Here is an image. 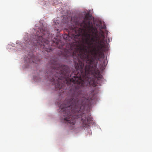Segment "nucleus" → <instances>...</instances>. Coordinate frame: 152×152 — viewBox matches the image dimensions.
I'll use <instances>...</instances> for the list:
<instances>
[{
  "label": "nucleus",
  "instance_id": "nucleus-1",
  "mask_svg": "<svg viewBox=\"0 0 152 152\" xmlns=\"http://www.w3.org/2000/svg\"><path fill=\"white\" fill-rule=\"evenodd\" d=\"M91 17L87 14L77 26L72 27L70 31L66 29L68 34L64 36L67 42L65 45L60 46L61 41L57 38L53 40L60 49L59 56L65 59L73 58L76 70L69 75L68 66L52 60L48 65L50 69L47 72V78L60 92L70 88V99H87L83 96V87L88 85L95 86L97 80L102 78L97 64L98 61L104 59L103 48L110 39H105L103 31H98L93 26L90 20Z\"/></svg>",
  "mask_w": 152,
  "mask_h": 152
},
{
  "label": "nucleus",
  "instance_id": "nucleus-2",
  "mask_svg": "<svg viewBox=\"0 0 152 152\" xmlns=\"http://www.w3.org/2000/svg\"><path fill=\"white\" fill-rule=\"evenodd\" d=\"M49 34V32L46 31L45 29H38L36 33V35H33L35 38L32 37L29 40H26L25 37L24 39L26 42L25 43L27 45H31L36 46L40 49H44L47 52H50L52 51L50 45L49 41L45 39V36H48Z\"/></svg>",
  "mask_w": 152,
  "mask_h": 152
},
{
  "label": "nucleus",
  "instance_id": "nucleus-3",
  "mask_svg": "<svg viewBox=\"0 0 152 152\" xmlns=\"http://www.w3.org/2000/svg\"><path fill=\"white\" fill-rule=\"evenodd\" d=\"M27 58H24L25 60L27 63H34L36 64L39 61V59L37 56H34L31 53L29 54Z\"/></svg>",
  "mask_w": 152,
  "mask_h": 152
},
{
  "label": "nucleus",
  "instance_id": "nucleus-4",
  "mask_svg": "<svg viewBox=\"0 0 152 152\" xmlns=\"http://www.w3.org/2000/svg\"><path fill=\"white\" fill-rule=\"evenodd\" d=\"M106 65V61L104 60V59L103 60V63L102 64V67L104 68V67H105Z\"/></svg>",
  "mask_w": 152,
  "mask_h": 152
},
{
  "label": "nucleus",
  "instance_id": "nucleus-5",
  "mask_svg": "<svg viewBox=\"0 0 152 152\" xmlns=\"http://www.w3.org/2000/svg\"><path fill=\"white\" fill-rule=\"evenodd\" d=\"M104 27L103 28H104Z\"/></svg>",
  "mask_w": 152,
  "mask_h": 152
}]
</instances>
